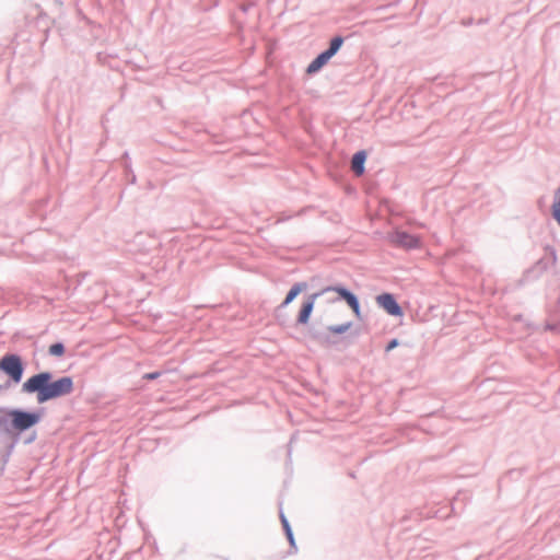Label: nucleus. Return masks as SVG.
<instances>
[{
  "label": "nucleus",
  "mask_w": 560,
  "mask_h": 560,
  "mask_svg": "<svg viewBox=\"0 0 560 560\" xmlns=\"http://www.w3.org/2000/svg\"><path fill=\"white\" fill-rule=\"evenodd\" d=\"M49 372H42L27 378L22 390L26 394H37V401L43 404L62 396H67L73 392V380L70 376H63L52 381Z\"/></svg>",
  "instance_id": "obj_1"
},
{
  "label": "nucleus",
  "mask_w": 560,
  "mask_h": 560,
  "mask_svg": "<svg viewBox=\"0 0 560 560\" xmlns=\"http://www.w3.org/2000/svg\"><path fill=\"white\" fill-rule=\"evenodd\" d=\"M329 292H334L337 294L336 296L329 299L328 300L329 302H335L337 300L343 299L347 302V304L352 308L355 316L357 317L361 316L360 304L354 294H352L351 292H349L348 290H346L343 288H338V287L325 288L320 291V294H326ZM318 295H319V293L313 294L310 298V300L303 304V306L300 311L299 317H298V322L300 324H306L308 322V318H310L313 307H314V300Z\"/></svg>",
  "instance_id": "obj_2"
},
{
  "label": "nucleus",
  "mask_w": 560,
  "mask_h": 560,
  "mask_svg": "<svg viewBox=\"0 0 560 560\" xmlns=\"http://www.w3.org/2000/svg\"><path fill=\"white\" fill-rule=\"evenodd\" d=\"M5 415L11 419V427L18 432H23L37 424L40 415L36 412H27L23 410H9Z\"/></svg>",
  "instance_id": "obj_3"
},
{
  "label": "nucleus",
  "mask_w": 560,
  "mask_h": 560,
  "mask_svg": "<svg viewBox=\"0 0 560 560\" xmlns=\"http://www.w3.org/2000/svg\"><path fill=\"white\" fill-rule=\"evenodd\" d=\"M0 370L5 373L14 383H19L23 376V363L16 354H5L0 359Z\"/></svg>",
  "instance_id": "obj_4"
},
{
  "label": "nucleus",
  "mask_w": 560,
  "mask_h": 560,
  "mask_svg": "<svg viewBox=\"0 0 560 560\" xmlns=\"http://www.w3.org/2000/svg\"><path fill=\"white\" fill-rule=\"evenodd\" d=\"M392 244L402 248H417L420 246V240L405 231L397 230L389 235Z\"/></svg>",
  "instance_id": "obj_5"
},
{
  "label": "nucleus",
  "mask_w": 560,
  "mask_h": 560,
  "mask_svg": "<svg viewBox=\"0 0 560 560\" xmlns=\"http://www.w3.org/2000/svg\"><path fill=\"white\" fill-rule=\"evenodd\" d=\"M376 303L392 316H401V307L390 293H383L376 296Z\"/></svg>",
  "instance_id": "obj_6"
},
{
  "label": "nucleus",
  "mask_w": 560,
  "mask_h": 560,
  "mask_svg": "<svg viewBox=\"0 0 560 560\" xmlns=\"http://www.w3.org/2000/svg\"><path fill=\"white\" fill-rule=\"evenodd\" d=\"M330 58L331 57L329 56V54L325 50L308 65L307 73L311 74L317 72L323 66H325L328 62Z\"/></svg>",
  "instance_id": "obj_7"
},
{
  "label": "nucleus",
  "mask_w": 560,
  "mask_h": 560,
  "mask_svg": "<svg viewBox=\"0 0 560 560\" xmlns=\"http://www.w3.org/2000/svg\"><path fill=\"white\" fill-rule=\"evenodd\" d=\"M366 155L363 151H360L355 153L351 161V168L352 171L358 175H362L364 172V162H365Z\"/></svg>",
  "instance_id": "obj_8"
},
{
  "label": "nucleus",
  "mask_w": 560,
  "mask_h": 560,
  "mask_svg": "<svg viewBox=\"0 0 560 560\" xmlns=\"http://www.w3.org/2000/svg\"><path fill=\"white\" fill-rule=\"evenodd\" d=\"M304 284H294L290 291L288 292L282 305L283 306H287L288 304H290L301 292L302 290L304 289Z\"/></svg>",
  "instance_id": "obj_9"
},
{
  "label": "nucleus",
  "mask_w": 560,
  "mask_h": 560,
  "mask_svg": "<svg viewBox=\"0 0 560 560\" xmlns=\"http://www.w3.org/2000/svg\"><path fill=\"white\" fill-rule=\"evenodd\" d=\"M343 39L341 37H335L330 42V47L326 50L330 57H332L341 47Z\"/></svg>",
  "instance_id": "obj_10"
},
{
  "label": "nucleus",
  "mask_w": 560,
  "mask_h": 560,
  "mask_svg": "<svg viewBox=\"0 0 560 560\" xmlns=\"http://www.w3.org/2000/svg\"><path fill=\"white\" fill-rule=\"evenodd\" d=\"M49 354L54 357H61L65 353V347L62 343H54L48 349Z\"/></svg>",
  "instance_id": "obj_11"
},
{
  "label": "nucleus",
  "mask_w": 560,
  "mask_h": 560,
  "mask_svg": "<svg viewBox=\"0 0 560 560\" xmlns=\"http://www.w3.org/2000/svg\"><path fill=\"white\" fill-rule=\"evenodd\" d=\"M351 327V323H346V324H342V325H336V326H330L328 328V330L332 334H343L346 332L347 330H349Z\"/></svg>",
  "instance_id": "obj_12"
},
{
  "label": "nucleus",
  "mask_w": 560,
  "mask_h": 560,
  "mask_svg": "<svg viewBox=\"0 0 560 560\" xmlns=\"http://www.w3.org/2000/svg\"><path fill=\"white\" fill-rule=\"evenodd\" d=\"M559 200L552 205V215L560 225V186L558 189Z\"/></svg>",
  "instance_id": "obj_13"
},
{
  "label": "nucleus",
  "mask_w": 560,
  "mask_h": 560,
  "mask_svg": "<svg viewBox=\"0 0 560 560\" xmlns=\"http://www.w3.org/2000/svg\"><path fill=\"white\" fill-rule=\"evenodd\" d=\"M397 346H398V341H397V339H393V340L387 345L386 350H387V351H390L392 349L396 348Z\"/></svg>",
  "instance_id": "obj_14"
},
{
  "label": "nucleus",
  "mask_w": 560,
  "mask_h": 560,
  "mask_svg": "<svg viewBox=\"0 0 560 560\" xmlns=\"http://www.w3.org/2000/svg\"><path fill=\"white\" fill-rule=\"evenodd\" d=\"M283 524H284V527H285V529H287L288 538H289V539H290V541L292 542V540H293V539H292V533H291V530H290V528H289L288 522H287L285 520H283Z\"/></svg>",
  "instance_id": "obj_15"
},
{
  "label": "nucleus",
  "mask_w": 560,
  "mask_h": 560,
  "mask_svg": "<svg viewBox=\"0 0 560 560\" xmlns=\"http://www.w3.org/2000/svg\"><path fill=\"white\" fill-rule=\"evenodd\" d=\"M159 375H160V373L154 372V373L147 374L144 377L148 380H154V378L159 377Z\"/></svg>",
  "instance_id": "obj_16"
},
{
  "label": "nucleus",
  "mask_w": 560,
  "mask_h": 560,
  "mask_svg": "<svg viewBox=\"0 0 560 560\" xmlns=\"http://www.w3.org/2000/svg\"><path fill=\"white\" fill-rule=\"evenodd\" d=\"M3 415H5V411L0 409V427L3 424L4 422V418H3Z\"/></svg>",
  "instance_id": "obj_17"
}]
</instances>
